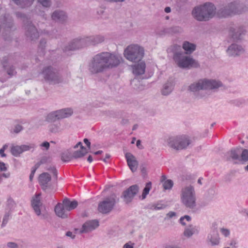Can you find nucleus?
<instances>
[{
	"instance_id": "a18cd8bd",
	"label": "nucleus",
	"mask_w": 248,
	"mask_h": 248,
	"mask_svg": "<svg viewBox=\"0 0 248 248\" xmlns=\"http://www.w3.org/2000/svg\"><path fill=\"white\" fill-rule=\"evenodd\" d=\"M46 170L51 172L54 177H55L56 179L57 178V171L56 170V168L54 166H50L49 167L46 169Z\"/></svg>"
},
{
	"instance_id": "de8ad7c7",
	"label": "nucleus",
	"mask_w": 248,
	"mask_h": 248,
	"mask_svg": "<svg viewBox=\"0 0 248 248\" xmlns=\"http://www.w3.org/2000/svg\"><path fill=\"white\" fill-rule=\"evenodd\" d=\"M185 219H186L187 221H189L191 220V217L190 216H187V215H186L184 217H181V218L180 219V223L183 225H186V223L184 221V220Z\"/></svg>"
},
{
	"instance_id": "72a5a7b5",
	"label": "nucleus",
	"mask_w": 248,
	"mask_h": 248,
	"mask_svg": "<svg viewBox=\"0 0 248 248\" xmlns=\"http://www.w3.org/2000/svg\"><path fill=\"white\" fill-rule=\"evenodd\" d=\"M151 187L152 183L151 182H149L146 184L145 187L143 189L142 192V199H144L146 198V195L148 194L150 189H151Z\"/></svg>"
},
{
	"instance_id": "3c124183",
	"label": "nucleus",
	"mask_w": 248,
	"mask_h": 248,
	"mask_svg": "<svg viewBox=\"0 0 248 248\" xmlns=\"http://www.w3.org/2000/svg\"><path fill=\"white\" fill-rule=\"evenodd\" d=\"M22 129V126L20 125L17 124L16 125L14 129V132L15 133H18L21 131Z\"/></svg>"
},
{
	"instance_id": "dca6fc26",
	"label": "nucleus",
	"mask_w": 248,
	"mask_h": 248,
	"mask_svg": "<svg viewBox=\"0 0 248 248\" xmlns=\"http://www.w3.org/2000/svg\"><path fill=\"white\" fill-rule=\"evenodd\" d=\"M99 226V222L97 220H91L85 222L79 230L80 233H89L95 230Z\"/></svg>"
},
{
	"instance_id": "774afa93",
	"label": "nucleus",
	"mask_w": 248,
	"mask_h": 248,
	"mask_svg": "<svg viewBox=\"0 0 248 248\" xmlns=\"http://www.w3.org/2000/svg\"><path fill=\"white\" fill-rule=\"evenodd\" d=\"M47 161V158L46 157H43L41 160H40V163H45Z\"/></svg>"
},
{
	"instance_id": "6ab92c4d",
	"label": "nucleus",
	"mask_w": 248,
	"mask_h": 248,
	"mask_svg": "<svg viewBox=\"0 0 248 248\" xmlns=\"http://www.w3.org/2000/svg\"><path fill=\"white\" fill-rule=\"evenodd\" d=\"M51 180L50 175L47 172H43L39 175L38 181L43 189H46L50 184Z\"/></svg>"
},
{
	"instance_id": "b1692460",
	"label": "nucleus",
	"mask_w": 248,
	"mask_h": 248,
	"mask_svg": "<svg viewBox=\"0 0 248 248\" xmlns=\"http://www.w3.org/2000/svg\"><path fill=\"white\" fill-rule=\"evenodd\" d=\"M62 204L66 210L69 212L76 208L78 205V202L76 201L71 202L69 199L66 198L63 201Z\"/></svg>"
},
{
	"instance_id": "7c9ffc66",
	"label": "nucleus",
	"mask_w": 248,
	"mask_h": 248,
	"mask_svg": "<svg viewBox=\"0 0 248 248\" xmlns=\"http://www.w3.org/2000/svg\"><path fill=\"white\" fill-rule=\"evenodd\" d=\"M92 37L93 41V46L101 44L104 42L105 40V37L101 35H92Z\"/></svg>"
},
{
	"instance_id": "c9c22d12",
	"label": "nucleus",
	"mask_w": 248,
	"mask_h": 248,
	"mask_svg": "<svg viewBox=\"0 0 248 248\" xmlns=\"http://www.w3.org/2000/svg\"><path fill=\"white\" fill-rule=\"evenodd\" d=\"M58 119V111H55L50 113L47 117V120L49 122L55 121L56 120Z\"/></svg>"
},
{
	"instance_id": "2eb2a0df",
	"label": "nucleus",
	"mask_w": 248,
	"mask_h": 248,
	"mask_svg": "<svg viewBox=\"0 0 248 248\" xmlns=\"http://www.w3.org/2000/svg\"><path fill=\"white\" fill-rule=\"evenodd\" d=\"M52 21L61 24L65 23L68 20L67 13L61 10L57 9L54 11L50 15Z\"/></svg>"
},
{
	"instance_id": "39448f33",
	"label": "nucleus",
	"mask_w": 248,
	"mask_h": 248,
	"mask_svg": "<svg viewBox=\"0 0 248 248\" xmlns=\"http://www.w3.org/2000/svg\"><path fill=\"white\" fill-rule=\"evenodd\" d=\"M182 204L186 208L193 209L196 206V196L194 187L190 185L183 186L180 193Z\"/></svg>"
},
{
	"instance_id": "4be33fe9",
	"label": "nucleus",
	"mask_w": 248,
	"mask_h": 248,
	"mask_svg": "<svg viewBox=\"0 0 248 248\" xmlns=\"http://www.w3.org/2000/svg\"><path fill=\"white\" fill-rule=\"evenodd\" d=\"M55 212L60 217L65 218L68 217V211L64 207L62 203H58L55 207Z\"/></svg>"
},
{
	"instance_id": "49530a36",
	"label": "nucleus",
	"mask_w": 248,
	"mask_h": 248,
	"mask_svg": "<svg viewBox=\"0 0 248 248\" xmlns=\"http://www.w3.org/2000/svg\"><path fill=\"white\" fill-rule=\"evenodd\" d=\"M165 207V205H164V204L158 203L156 204L153 205L151 207V209L153 210H160L164 208Z\"/></svg>"
},
{
	"instance_id": "f704fd0d",
	"label": "nucleus",
	"mask_w": 248,
	"mask_h": 248,
	"mask_svg": "<svg viewBox=\"0 0 248 248\" xmlns=\"http://www.w3.org/2000/svg\"><path fill=\"white\" fill-rule=\"evenodd\" d=\"M60 124H53L49 125V130L50 132L53 133H58L60 131Z\"/></svg>"
},
{
	"instance_id": "c03bdc74",
	"label": "nucleus",
	"mask_w": 248,
	"mask_h": 248,
	"mask_svg": "<svg viewBox=\"0 0 248 248\" xmlns=\"http://www.w3.org/2000/svg\"><path fill=\"white\" fill-rule=\"evenodd\" d=\"M194 233V229H186L184 232V235L187 237H190L193 235Z\"/></svg>"
},
{
	"instance_id": "603ef678",
	"label": "nucleus",
	"mask_w": 248,
	"mask_h": 248,
	"mask_svg": "<svg viewBox=\"0 0 248 248\" xmlns=\"http://www.w3.org/2000/svg\"><path fill=\"white\" fill-rule=\"evenodd\" d=\"M7 169L5 164L3 162H0V171H6Z\"/></svg>"
},
{
	"instance_id": "f3484780",
	"label": "nucleus",
	"mask_w": 248,
	"mask_h": 248,
	"mask_svg": "<svg viewBox=\"0 0 248 248\" xmlns=\"http://www.w3.org/2000/svg\"><path fill=\"white\" fill-rule=\"evenodd\" d=\"M245 51L244 48L237 44H232L226 50L227 54L230 56L235 57L243 54Z\"/></svg>"
},
{
	"instance_id": "5fc2aeb1",
	"label": "nucleus",
	"mask_w": 248,
	"mask_h": 248,
	"mask_svg": "<svg viewBox=\"0 0 248 248\" xmlns=\"http://www.w3.org/2000/svg\"><path fill=\"white\" fill-rule=\"evenodd\" d=\"M221 232L225 236H228L230 234V231L227 229H221Z\"/></svg>"
},
{
	"instance_id": "f03ea898",
	"label": "nucleus",
	"mask_w": 248,
	"mask_h": 248,
	"mask_svg": "<svg viewBox=\"0 0 248 248\" xmlns=\"http://www.w3.org/2000/svg\"><path fill=\"white\" fill-rule=\"evenodd\" d=\"M168 51L173 54V59L175 64L181 68L189 69L200 66L198 62L185 53L180 46L173 45L168 48Z\"/></svg>"
},
{
	"instance_id": "338daca9",
	"label": "nucleus",
	"mask_w": 248,
	"mask_h": 248,
	"mask_svg": "<svg viewBox=\"0 0 248 248\" xmlns=\"http://www.w3.org/2000/svg\"><path fill=\"white\" fill-rule=\"evenodd\" d=\"M4 151L1 148L0 149V155L2 157H5L6 154L4 153Z\"/></svg>"
},
{
	"instance_id": "412c9836",
	"label": "nucleus",
	"mask_w": 248,
	"mask_h": 248,
	"mask_svg": "<svg viewBox=\"0 0 248 248\" xmlns=\"http://www.w3.org/2000/svg\"><path fill=\"white\" fill-rule=\"evenodd\" d=\"M231 36L234 41H238L242 39L245 34V30L242 27H238L231 29Z\"/></svg>"
},
{
	"instance_id": "7ed1b4c3",
	"label": "nucleus",
	"mask_w": 248,
	"mask_h": 248,
	"mask_svg": "<svg viewBox=\"0 0 248 248\" xmlns=\"http://www.w3.org/2000/svg\"><path fill=\"white\" fill-rule=\"evenodd\" d=\"M217 13L215 5L207 2L194 7L192 11V15L198 21H206L214 17Z\"/></svg>"
},
{
	"instance_id": "79ce46f5",
	"label": "nucleus",
	"mask_w": 248,
	"mask_h": 248,
	"mask_svg": "<svg viewBox=\"0 0 248 248\" xmlns=\"http://www.w3.org/2000/svg\"><path fill=\"white\" fill-rule=\"evenodd\" d=\"M72 158H73L72 155H71L66 153H63L61 155V159L64 162L69 161Z\"/></svg>"
},
{
	"instance_id": "e2e57ef3",
	"label": "nucleus",
	"mask_w": 248,
	"mask_h": 248,
	"mask_svg": "<svg viewBox=\"0 0 248 248\" xmlns=\"http://www.w3.org/2000/svg\"><path fill=\"white\" fill-rule=\"evenodd\" d=\"M136 145L140 149H142L143 148L142 145L141 144V141L139 140H137Z\"/></svg>"
},
{
	"instance_id": "aec40b11",
	"label": "nucleus",
	"mask_w": 248,
	"mask_h": 248,
	"mask_svg": "<svg viewBox=\"0 0 248 248\" xmlns=\"http://www.w3.org/2000/svg\"><path fill=\"white\" fill-rule=\"evenodd\" d=\"M2 22L7 31H14L16 29L12 17L9 14H5L3 16Z\"/></svg>"
},
{
	"instance_id": "58836bf2",
	"label": "nucleus",
	"mask_w": 248,
	"mask_h": 248,
	"mask_svg": "<svg viewBox=\"0 0 248 248\" xmlns=\"http://www.w3.org/2000/svg\"><path fill=\"white\" fill-rule=\"evenodd\" d=\"M173 183L171 180L165 181L163 184V186L165 189H170L173 186Z\"/></svg>"
},
{
	"instance_id": "4468645a",
	"label": "nucleus",
	"mask_w": 248,
	"mask_h": 248,
	"mask_svg": "<svg viewBox=\"0 0 248 248\" xmlns=\"http://www.w3.org/2000/svg\"><path fill=\"white\" fill-rule=\"evenodd\" d=\"M40 194L35 195L31 200V206L37 216H41L42 218H45L46 216L43 212V204L40 200Z\"/></svg>"
},
{
	"instance_id": "1a4fd4ad",
	"label": "nucleus",
	"mask_w": 248,
	"mask_h": 248,
	"mask_svg": "<svg viewBox=\"0 0 248 248\" xmlns=\"http://www.w3.org/2000/svg\"><path fill=\"white\" fill-rule=\"evenodd\" d=\"M116 196L114 194L105 198L100 202L98 206V210L102 214H108L113 209L116 203Z\"/></svg>"
},
{
	"instance_id": "423d86ee",
	"label": "nucleus",
	"mask_w": 248,
	"mask_h": 248,
	"mask_svg": "<svg viewBox=\"0 0 248 248\" xmlns=\"http://www.w3.org/2000/svg\"><path fill=\"white\" fill-rule=\"evenodd\" d=\"M222 86V83L218 80L202 79L191 84L188 88L191 92H197L200 90H215Z\"/></svg>"
},
{
	"instance_id": "37998d69",
	"label": "nucleus",
	"mask_w": 248,
	"mask_h": 248,
	"mask_svg": "<svg viewBox=\"0 0 248 248\" xmlns=\"http://www.w3.org/2000/svg\"><path fill=\"white\" fill-rule=\"evenodd\" d=\"M7 73L10 76H13L16 74L15 69L13 65L8 66L5 67Z\"/></svg>"
},
{
	"instance_id": "393cba45",
	"label": "nucleus",
	"mask_w": 248,
	"mask_h": 248,
	"mask_svg": "<svg viewBox=\"0 0 248 248\" xmlns=\"http://www.w3.org/2000/svg\"><path fill=\"white\" fill-rule=\"evenodd\" d=\"M12 1L20 7L26 8L31 6L35 0H12Z\"/></svg>"
},
{
	"instance_id": "5701e85b",
	"label": "nucleus",
	"mask_w": 248,
	"mask_h": 248,
	"mask_svg": "<svg viewBox=\"0 0 248 248\" xmlns=\"http://www.w3.org/2000/svg\"><path fill=\"white\" fill-rule=\"evenodd\" d=\"M139 62L137 64H135L133 66V73L136 75H142L145 72V62L141 61Z\"/></svg>"
},
{
	"instance_id": "8fccbe9b",
	"label": "nucleus",
	"mask_w": 248,
	"mask_h": 248,
	"mask_svg": "<svg viewBox=\"0 0 248 248\" xmlns=\"http://www.w3.org/2000/svg\"><path fill=\"white\" fill-rule=\"evenodd\" d=\"M7 205L10 208H12L15 205V202L12 199L9 198L7 200Z\"/></svg>"
},
{
	"instance_id": "a211bd4d",
	"label": "nucleus",
	"mask_w": 248,
	"mask_h": 248,
	"mask_svg": "<svg viewBox=\"0 0 248 248\" xmlns=\"http://www.w3.org/2000/svg\"><path fill=\"white\" fill-rule=\"evenodd\" d=\"M127 165L132 172H135L138 168L139 162L136 157L130 153H127L125 154Z\"/></svg>"
},
{
	"instance_id": "09e8293b",
	"label": "nucleus",
	"mask_w": 248,
	"mask_h": 248,
	"mask_svg": "<svg viewBox=\"0 0 248 248\" xmlns=\"http://www.w3.org/2000/svg\"><path fill=\"white\" fill-rule=\"evenodd\" d=\"M16 17L18 18H21L23 19H25L27 18V16H26V15H25L24 14L22 13L21 12H16Z\"/></svg>"
},
{
	"instance_id": "20e7f679",
	"label": "nucleus",
	"mask_w": 248,
	"mask_h": 248,
	"mask_svg": "<svg viewBox=\"0 0 248 248\" xmlns=\"http://www.w3.org/2000/svg\"><path fill=\"white\" fill-rule=\"evenodd\" d=\"M248 11V8L246 5L239 1H234L219 8L217 15L219 17H227Z\"/></svg>"
},
{
	"instance_id": "0e129e2a",
	"label": "nucleus",
	"mask_w": 248,
	"mask_h": 248,
	"mask_svg": "<svg viewBox=\"0 0 248 248\" xmlns=\"http://www.w3.org/2000/svg\"><path fill=\"white\" fill-rule=\"evenodd\" d=\"M84 142L86 144V145L88 146V147L89 148H90V145H91V143L89 141V140L87 139H84Z\"/></svg>"
},
{
	"instance_id": "a878e982",
	"label": "nucleus",
	"mask_w": 248,
	"mask_h": 248,
	"mask_svg": "<svg viewBox=\"0 0 248 248\" xmlns=\"http://www.w3.org/2000/svg\"><path fill=\"white\" fill-rule=\"evenodd\" d=\"M58 113V119H63L69 117L73 113L71 108H67L57 110Z\"/></svg>"
},
{
	"instance_id": "9b49d317",
	"label": "nucleus",
	"mask_w": 248,
	"mask_h": 248,
	"mask_svg": "<svg viewBox=\"0 0 248 248\" xmlns=\"http://www.w3.org/2000/svg\"><path fill=\"white\" fill-rule=\"evenodd\" d=\"M24 30L25 34L29 40L34 41L39 38V32L31 21H28L24 24Z\"/></svg>"
},
{
	"instance_id": "e433bc0d",
	"label": "nucleus",
	"mask_w": 248,
	"mask_h": 248,
	"mask_svg": "<svg viewBox=\"0 0 248 248\" xmlns=\"http://www.w3.org/2000/svg\"><path fill=\"white\" fill-rule=\"evenodd\" d=\"M241 156L240 157V161H248V150L244 149L241 152Z\"/></svg>"
},
{
	"instance_id": "bf43d9fd",
	"label": "nucleus",
	"mask_w": 248,
	"mask_h": 248,
	"mask_svg": "<svg viewBox=\"0 0 248 248\" xmlns=\"http://www.w3.org/2000/svg\"><path fill=\"white\" fill-rule=\"evenodd\" d=\"M66 235L68 237H71L72 239H74L75 237V235L73 234L72 232L68 231L66 233Z\"/></svg>"
},
{
	"instance_id": "6e6d98bb",
	"label": "nucleus",
	"mask_w": 248,
	"mask_h": 248,
	"mask_svg": "<svg viewBox=\"0 0 248 248\" xmlns=\"http://www.w3.org/2000/svg\"><path fill=\"white\" fill-rule=\"evenodd\" d=\"M40 146L41 147H45L46 148V150H47L49 148V146H50V144H49V143L47 141H45L44 142H43L41 145H40Z\"/></svg>"
},
{
	"instance_id": "f257e3e1",
	"label": "nucleus",
	"mask_w": 248,
	"mask_h": 248,
	"mask_svg": "<svg viewBox=\"0 0 248 248\" xmlns=\"http://www.w3.org/2000/svg\"><path fill=\"white\" fill-rule=\"evenodd\" d=\"M120 57L108 52H102L94 55L90 60L88 69L93 74L104 72L117 66L120 63Z\"/></svg>"
},
{
	"instance_id": "f8f14e48",
	"label": "nucleus",
	"mask_w": 248,
	"mask_h": 248,
	"mask_svg": "<svg viewBox=\"0 0 248 248\" xmlns=\"http://www.w3.org/2000/svg\"><path fill=\"white\" fill-rule=\"evenodd\" d=\"M84 37H79L73 39L67 46L64 47L63 51L68 53L70 51H74L86 47Z\"/></svg>"
},
{
	"instance_id": "ddd939ff",
	"label": "nucleus",
	"mask_w": 248,
	"mask_h": 248,
	"mask_svg": "<svg viewBox=\"0 0 248 248\" xmlns=\"http://www.w3.org/2000/svg\"><path fill=\"white\" fill-rule=\"evenodd\" d=\"M139 190V186L137 185H134L130 186L123 192L122 197L124 199L125 203L128 204L132 202L135 196L138 192Z\"/></svg>"
},
{
	"instance_id": "2f4dec72",
	"label": "nucleus",
	"mask_w": 248,
	"mask_h": 248,
	"mask_svg": "<svg viewBox=\"0 0 248 248\" xmlns=\"http://www.w3.org/2000/svg\"><path fill=\"white\" fill-rule=\"evenodd\" d=\"M173 89L172 85L171 83H166L163 87L162 90V93L164 95H167L171 93Z\"/></svg>"
},
{
	"instance_id": "9d476101",
	"label": "nucleus",
	"mask_w": 248,
	"mask_h": 248,
	"mask_svg": "<svg viewBox=\"0 0 248 248\" xmlns=\"http://www.w3.org/2000/svg\"><path fill=\"white\" fill-rule=\"evenodd\" d=\"M43 75L45 80L50 83H58L62 81L57 70L51 66L46 67L43 71Z\"/></svg>"
},
{
	"instance_id": "cd10ccee",
	"label": "nucleus",
	"mask_w": 248,
	"mask_h": 248,
	"mask_svg": "<svg viewBox=\"0 0 248 248\" xmlns=\"http://www.w3.org/2000/svg\"><path fill=\"white\" fill-rule=\"evenodd\" d=\"M87 153V149L83 145L80 147V150L75 151L72 155L73 158H78L83 157Z\"/></svg>"
},
{
	"instance_id": "bb28decb",
	"label": "nucleus",
	"mask_w": 248,
	"mask_h": 248,
	"mask_svg": "<svg viewBox=\"0 0 248 248\" xmlns=\"http://www.w3.org/2000/svg\"><path fill=\"white\" fill-rule=\"evenodd\" d=\"M183 48L186 51V54H191L196 48V46L186 41L183 43Z\"/></svg>"
},
{
	"instance_id": "ea45409f",
	"label": "nucleus",
	"mask_w": 248,
	"mask_h": 248,
	"mask_svg": "<svg viewBox=\"0 0 248 248\" xmlns=\"http://www.w3.org/2000/svg\"><path fill=\"white\" fill-rule=\"evenodd\" d=\"M37 1L44 7L48 8L51 5V0H37Z\"/></svg>"
},
{
	"instance_id": "4d7b16f0",
	"label": "nucleus",
	"mask_w": 248,
	"mask_h": 248,
	"mask_svg": "<svg viewBox=\"0 0 248 248\" xmlns=\"http://www.w3.org/2000/svg\"><path fill=\"white\" fill-rule=\"evenodd\" d=\"M209 239L212 245H217L219 243V240L217 238L213 239L212 237H211Z\"/></svg>"
},
{
	"instance_id": "a19ab883",
	"label": "nucleus",
	"mask_w": 248,
	"mask_h": 248,
	"mask_svg": "<svg viewBox=\"0 0 248 248\" xmlns=\"http://www.w3.org/2000/svg\"><path fill=\"white\" fill-rule=\"evenodd\" d=\"M85 41V44L86 47L89 46H93V41L92 35V36H84Z\"/></svg>"
},
{
	"instance_id": "69168bd1",
	"label": "nucleus",
	"mask_w": 248,
	"mask_h": 248,
	"mask_svg": "<svg viewBox=\"0 0 248 248\" xmlns=\"http://www.w3.org/2000/svg\"><path fill=\"white\" fill-rule=\"evenodd\" d=\"M123 248H133L132 245H130L129 243L124 245Z\"/></svg>"
},
{
	"instance_id": "473e14b6",
	"label": "nucleus",
	"mask_w": 248,
	"mask_h": 248,
	"mask_svg": "<svg viewBox=\"0 0 248 248\" xmlns=\"http://www.w3.org/2000/svg\"><path fill=\"white\" fill-rule=\"evenodd\" d=\"M11 152L12 154L15 156H17L22 153L21 147L18 145H13L11 147Z\"/></svg>"
},
{
	"instance_id": "0eeeda50",
	"label": "nucleus",
	"mask_w": 248,
	"mask_h": 248,
	"mask_svg": "<svg viewBox=\"0 0 248 248\" xmlns=\"http://www.w3.org/2000/svg\"><path fill=\"white\" fill-rule=\"evenodd\" d=\"M144 54L143 47L136 44L127 46L124 49V55L129 61L133 62H138L141 61Z\"/></svg>"
},
{
	"instance_id": "c85d7f7f",
	"label": "nucleus",
	"mask_w": 248,
	"mask_h": 248,
	"mask_svg": "<svg viewBox=\"0 0 248 248\" xmlns=\"http://www.w3.org/2000/svg\"><path fill=\"white\" fill-rule=\"evenodd\" d=\"M46 45V40L45 39H41L38 45V53L41 56H44L45 53V49Z\"/></svg>"
},
{
	"instance_id": "13d9d810",
	"label": "nucleus",
	"mask_w": 248,
	"mask_h": 248,
	"mask_svg": "<svg viewBox=\"0 0 248 248\" xmlns=\"http://www.w3.org/2000/svg\"><path fill=\"white\" fill-rule=\"evenodd\" d=\"M176 216V213L174 212H170L167 214V217L169 218H172Z\"/></svg>"
},
{
	"instance_id": "6e6552de",
	"label": "nucleus",
	"mask_w": 248,
	"mask_h": 248,
	"mask_svg": "<svg viewBox=\"0 0 248 248\" xmlns=\"http://www.w3.org/2000/svg\"><path fill=\"white\" fill-rule=\"evenodd\" d=\"M169 146L175 150H183L191 143L190 138L186 136L170 137L167 140Z\"/></svg>"
},
{
	"instance_id": "864d4df0",
	"label": "nucleus",
	"mask_w": 248,
	"mask_h": 248,
	"mask_svg": "<svg viewBox=\"0 0 248 248\" xmlns=\"http://www.w3.org/2000/svg\"><path fill=\"white\" fill-rule=\"evenodd\" d=\"M7 247L10 248H17L18 245L14 242H9L7 243Z\"/></svg>"
},
{
	"instance_id": "052dcab7",
	"label": "nucleus",
	"mask_w": 248,
	"mask_h": 248,
	"mask_svg": "<svg viewBox=\"0 0 248 248\" xmlns=\"http://www.w3.org/2000/svg\"><path fill=\"white\" fill-rule=\"evenodd\" d=\"M36 171V169H34L33 170H31V173L30 175V180L31 181L32 180L33 177L34 176V174L35 173V172Z\"/></svg>"
},
{
	"instance_id": "680f3d73",
	"label": "nucleus",
	"mask_w": 248,
	"mask_h": 248,
	"mask_svg": "<svg viewBox=\"0 0 248 248\" xmlns=\"http://www.w3.org/2000/svg\"><path fill=\"white\" fill-rule=\"evenodd\" d=\"M8 217H4L3 219V221H2V224H1V226L3 227L4 226L7 222L8 221Z\"/></svg>"
},
{
	"instance_id": "c756f323",
	"label": "nucleus",
	"mask_w": 248,
	"mask_h": 248,
	"mask_svg": "<svg viewBox=\"0 0 248 248\" xmlns=\"http://www.w3.org/2000/svg\"><path fill=\"white\" fill-rule=\"evenodd\" d=\"M241 154V150L239 149H233L230 152V156L233 160H238L239 161L240 155Z\"/></svg>"
},
{
	"instance_id": "4c0bfd02",
	"label": "nucleus",
	"mask_w": 248,
	"mask_h": 248,
	"mask_svg": "<svg viewBox=\"0 0 248 248\" xmlns=\"http://www.w3.org/2000/svg\"><path fill=\"white\" fill-rule=\"evenodd\" d=\"M22 153L25 151H27L33 149L35 145L34 144H29L28 145H22L20 146Z\"/></svg>"
}]
</instances>
